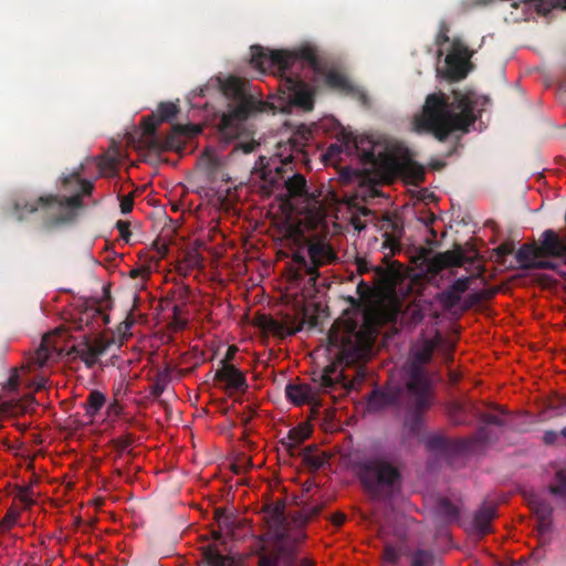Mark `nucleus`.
Segmentation results:
<instances>
[{"instance_id":"32","label":"nucleus","mask_w":566,"mask_h":566,"mask_svg":"<svg viewBox=\"0 0 566 566\" xmlns=\"http://www.w3.org/2000/svg\"><path fill=\"white\" fill-rule=\"evenodd\" d=\"M303 462L312 470H318L323 467L324 460L316 454V448L308 446L302 451Z\"/></svg>"},{"instance_id":"26","label":"nucleus","mask_w":566,"mask_h":566,"mask_svg":"<svg viewBox=\"0 0 566 566\" xmlns=\"http://www.w3.org/2000/svg\"><path fill=\"white\" fill-rule=\"evenodd\" d=\"M410 566H439L440 559L430 549L418 548L410 554Z\"/></svg>"},{"instance_id":"55","label":"nucleus","mask_w":566,"mask_h":566,"mask_svg":"<svg viewBox=\"0 0 566 566\" xmlns=\"http://www.w3.org/2000/svg\"><path fill=\"white\" fill-rule=\"evenodd\" d=\"M116 229L118 230L120 238L124 239L126 242L129 240L130 231H129V222L118 220L116 222Z\"/></svg>"},{"instance_id":"21","label":"nucleus","mask_w":566,"mask_h":566,"mask_svg":"<svg viewBox=\"0 0 566 566\" xmlns=\"http://www.w3.org/2000/svg\"><path fill=\"white\" fill-rule=\"evenodd\" d=\"M427 448L432 452L447 455L453 451L462 449V446L455 443L442 434H432L426 440Z\"/></svg>"},{"instance_id":"42","label":"nucleus","mask_w":566,"mask_h":566,"mask_svg":"<svg viewBox=\"0 0 566 566\" xmlns=\"http://www.w3.org/2000/svg\"><path fill=\"white\" fill-rule=\"evenodd\" d=\"M449 415L455 424H462L465 422L464 407L460 402H452L449 406Z\"/></svg>"},{"instance_id":"35","label":"nucleus","mask_w":566,"mask_h":566,"mask_svg":"<svg viewBox=\"0 0 566 566\" xmlns=\"http://www.w3.org/2000/svg\"><path fill=\"white\" fill-rule=\"evenodd\" d=\"M534 512L537 515L542 526H547L551 521L552 506L545 501H538L533 503Z\"/></svg>"},{"instance_id":"51","label":"nucleus","mask_w":566,"mask_h":566,"mask_svg":"<svg viewBox=\"0 0 566 566\" xmlns=\"http://www.w3.org/2000/svg\"><path fill=\"white\" fill-rule=\"evenodd\" d=\"M117 160L114 157H104L98 163V168L103 174H115Z\"/></svg>"},{"instance_id":"22","label":"nucleus","mask_w":566,"mask_h":566,"mask_svg":"<svg viewBox=\"0 0 566 566\" xmlns=\"http://www.w3.org/2000/svg\"><path fill=\"white\" fill-rule=\"evenodd\" d=\"M324 83L327 87L346 94L347 91H352L353 84L349 80L340 72L335 70L325 71L323 69Z\"/></svg>"},{"instance_id":"15","label":"nucleus","mask_w":566,"mask_h":566,"mask_svg":"<svg viewBox=\"0 0 566 566\" xmlns=\"http://www.w3.org/2000/svg\"><path fill=\"white\" fill-rule=\"evenodd\" d=\"M214 379L226 382L227 387L231 389L239 391H245L248 389L245 375L230 363L224 361L223 366L217 369Z\"/></svg>"},{"instance_id":"62","label":"nucleus","mask_w":566,"mask_h":566,"mask_svg":"<svg viewBox=\"0 0 566 566\" xmlns=\"http://www.w3.org/2000/svg\"><path fill=\"white\" fill-rule=\"evenodd\" d=\"M420 220L429 226L434 222L436 216L432 212H426L423 217L420 218Z\"/></svg>"},{"instance_id":"39","label":"nucleus","mask_w":566,"mask_h":566,"mask_svg":"<svg viewBox=\"0 0 566 566\" xmlns=\"http://www.w3.org/2000/svg\"><path fill=\"white\" fill-rule=\"evenodd\" d=\"M532 3L534 10L542 15H547L554 8L557 7V3L553 0H526Z\"/></svg>"},{"instance_id":"17","label":"nucleus","mask_w":566,"mask_h":566,"mask_svg":"<svg viewBox=\"0 0 566 566\" xmlns=\"http://www.w3.org/2000/svg\"><path fill=\"white\" fill-rule=\"evenodd\" d=\"M469 277L458 279L449 287L439 293L438 300L446 308H452L460 302L461 294L469 289Z\"/></svg>"},{"instance_id":"2","label":"nucleus","mask_w":566,"mask_h":566,"mask_svg":"<svg viewBox=\"0 0 566 566\" xmlns=\"http://www.w3.org/2000/svg\"><path fill=\"white\" fill-rule=\"evenodd\" d=\"M251 65L265 72L276 67L281 72V92L293 106L310 112L314 107L316 88L307 84L294 69L307 64L313 73H323V63L314 46L303 45L294 51L270 50L261 45L251 46Z\"/></svg>"},{"instance_id":"57","label":"nucleus","mask_w":566,"mask_h":566,"mask_svg":"<svg viewBox=\"0 0 566 566\" xmlns=\"http://www.w3.org/2000/svg\"><path fill=\"white\" fill-rule=\"evenodd\" d=\"M32 491L30 488H23L19 492V499L21 502H23L25 505H32L33 501L31 499Z\"/></svg>"},{"instance_id":"7","label":"nucleus","mask_w":566,"mask_h":566,"mask_svg":"<svg viewBox=\"0 0 566 566\" xmlns=\"http://www.w3.org/2000/svg\"><path fill=\"white\" fill-rule=\"evenodd\" d=\"M223 92L231 101L228 112L223 113L218 127L221 137L229 142L243 133L245 120L253 114L263 112L266 108V103L248 92L244 84L237 78L228 80Z\"/></svg>"},{"instance_id":"23","label":"nucleus","mask_w":566,"mask_h":566,"mask_svg":"<svg viewBox=\"0 0 566 566\" xmlns=\"http://www.w3.org/2000/svg\"><path fill=\"white\" fill-rule=\"evenodd\" d=\"M464 263V256L460 251H447L438 254L431 262L430 269L434 272L449 268L461 266Z\"/></svg>"},{"instance_id":"60","label":"nucleus","mask_w":566,"mask_h":566,"mask_svg":"<svg viewBox=\"0 0 566 566\" xmlns=\"http://www.w3.org/2000/svg\"><path fill=\"white\" fill-rule=\"evenodd\" d=\"M557 439V433L555 431H546L544 433L543 440L546 444H553Z\"/></svg>"},{"instance_id":"20","label":"nucleus","mask_w":566,"mask_h":566,"mask_svg":"<svg viewBox=\"0 0 566 566\" xmlns=\"http://www.w3.org/2000/svg\"><path fill=\"white\" fill-rule=\"evenodd\" d=\"M495 514L496 507L493 504H484L475 512L473 525L478 534L484 535L491 532V522Z\"/></svg>"},{"instance_id":"5","label":"nucleus","mask_w":566,"mask_h":566,"mask_svg":"<svg viewBox=\"0 0 566 566\" xmlns=\"http://www.w3.org/2000/svg\"><path fill=\"white\" fill-rule=\"evenodd\" d=\"M268 532L260 537L253 555L256 566H313L307 558L298 557L302 537L289 528L285 504L275 502L265 506Z\"/></svg>"},{"instance_id":"29","label":"nucleus","mask_w":566,"mask_h":566,"mask_svg":"<svg viewBox=\"0 0 566 566\" xmlns=\"http://www.w3.org/2000/svg\"><path fill=\"white\" fill-rule=\"evenodd\" d=\"M437 513L447 523L455 522L459 517V509L449 499L443 497L438 501Z\"/></svg>"},{"instance_id":"31","label":"nucleus","mask_w":566,"mask_h":566,"mask_svg":"<svg viewBox=\"0 0 566 566\" xmlns=\"http://www.w3.org/2000/svg\"><path fill=\"white\" fill-rule=\"evenodd\" d=\"M401 170L416 184L424 180V169L418 163L408 160L402 165Z\"/></svg>"},{"instance_id":"64","label":"nucleus","mask_w":566,"mask_h":566,"mask_svg":"<svg viewBox=\"0 0 566 566\" xmlns=\"http://www.w3.org/2000/svg\"><path fill=\"white\" fill-rule=\"evenodd\" d=\"M345 520H346V517H345V515H344V514H342V513H337V514H335V515L333 516L332 522H333L335 525L340 526V525H343V524H344Z\"/></svg>"},{"instance_id":"13","label":"nucleus","mask_w":566,"mask_h":566,"mask_svg":"<svg viewBox=\"0 0 566 566\" xmlns=\"http://www.w3.org/2000/svg\"><path fill=\"white\" fill-rule=\"evenodd\" d=\"M380 230L382 231V248L388 249L391 254L401 251V239L405 233L402 219L398 214H386L380 220Z\"/></svg>"},{"instance_id":"19","label":"nucleus","mask_w":566,"mask_h":566,"mask_svg":"<svg viewBox=\"0 0 566 566\" xmlns=\"http://www.w3.org/2000/svg\"><path fill=\"white\" fill-rule=\"evenodd\" d=\"M35 402L32 394H27L22 398L9 399L0 403V413L6 417H17L29 411Z\"/></svg>"},{"instance_id":"14","label":"nucleus","mask_w":566,"mask_h":566,"mask_svg":"<svg viewBox=\"0 0 566 566\" xmlns=\"http://www.w3.org/2000/svg\"><path fill=\"white\" fill-rule=\"evenodd\" d=\"M406 401V387L389 386L384 389H375L368 398V409L379 411L387 407L400 406Z\"/></svg>"},{"instance_id":"53","label":"nucleus","mask_w":566,"mask_h":566,"mask_svg":"<svg viewBox=\"0 0 566 566\" xmlns=\"http://www.w3.org/2000/svg\"><path fill=\"white\" fill-rule=\"evenodd\" d=\"M346 95L353 96L354 98L359 101L363 105H367L368 104V96H367V94L361 88L356 87L355 85H353L352 91H347Z\"/></svg>"},{"instance_id":"6","label":"nucleus","mask_w":566,"mask_h":566,"mask_svg":"<svg viewBox=\"0 0 566 566\" xmlns=\"http://www.w3.org/2000/svg\"><path fill=\"white\" fill-rule=\"evenodd\" d=\"M65 189L74 187L77 192L71 197L59 195L41 196L33 200H18L14 202V214L19 220L41 210L48 228H55L72 223L77 217V209L83 207V197L90 196L94 189L92 181L80 178L78 172L71 174L62 179Z\"/></svg>"},{"instance_id":"12","label":"nucleus","mask_w":566,"mask_h":566,"mask_svg":"<svg viewBox=\"0 0 566 566\" xmlns=\"http://www.w3.org/2000/svg\"><path fill=\"white\" fill-rule=\"evenodd\" d=\"M55 347L51 344V337L49 335L43 336L40 346L36 348L34 355L30 358L27 366H22L20 370L18 368L11 369V375L3 386V389L8 392H15L23 381L21 375L29 371L33 367L41 368L46 361L53 356Z\"/></svg>"},{"instance_id":"59","label":"nucleus","mask_w":566,"mask_h":566,"mask_svg":"<svg viewBox=\"0 0 566 566\" xmlns=\"http://www.w3.org/2000/svg\"><path fill=\"white\" fill-rule=\"evenodd\" d=\"M45 378L41 377L39 380H34L27 385L28 388L34 387L36 391L42 390L45 387Z\"/></svg>"},{"instance_id":"33","label":"nucleus","mask_w":566,"mask_h":566,"mask_svg":"<svg viewBox=\"0 0 566 566\" xmlns=\"http://www.w3.org/2000/svg\"><path fill=\"white\" fill-rule=\"evenodd\" d=\"M499 413H492V412H480L479 419L484 424H493L496 427H504L506 426V419H505V410L497 407L496 408Z\"/></svg>"},{"instance_id":"52","label":"nucleus","mask_w":566,"mask_h":566,"mask_svg":"<svg viewBox=\"0 0 566 566\" xmlns=\"http://www.w3.org/2000/svg\"><path fill=\"white\" fill-rule=\"evenodd\" d=\"M449 31L450 30H449V25L447 24V22L441 21L439 24V31H438L436 40H434V43L438 46H442L450 41Z\"/></svg>"},{"instance_id":"45","label":"nucleus","mask_w":566,"mask_h":566,"mask_svg":"<svg viewBox=\"0 0 566 566\" xmlns=\"http://www.w3.org/2000/svg\"><path fill=\"white\" fill-rule=\"evenodd\" d=\"M135 437L132 433L117 437L113 440V444L118 452H125L133 443Z\"/></svg>"},{"instance_id":"63","label":"nucleus","mask_w":566,"mask_h":566,"mask_svg":"<svg viewBox=\"0 0 566 566\" xmlns=\"http://www.w3.org/2000/svg\"><path fill=\"white\" fill-rule=\"evenodd\" d=\"M235 352H237V347H234V346L229 347L227 350L226 357L221 360V364L223 365L224 361L229 363L233 358Z\"/></svg>"},{"instance_id":"34","label":"nucleus","mask_w":566,"mask_h":566,"mask_svg":"<svg viewBox=\"0 0 566 566\" xmlns=\"http://www.w3.org/2000/svg\"><path fill=\"white\" fill-rule=\"evenodd\" d=\"M322 509L323 506L321 504L304 506L298 512L297 516L295 517V521L301 525H305L311 520L316 517L321 513Z\"/></svg>"},{"instance_id":"50","label":"nucleus","mask_w":566,"mask_h":566,"mask_svg":"<svg viewBox=\"0 0 566 566\" xmlns=\"http://www.w3.org/2000/svg\"><path fill=\"white\" fill-rule=\"evenodd\" d=\"M159 124L160 122H158V119H155L154 117L144 118V132L149 137V140H151L154 137H159L156 134Z\"/></svg>"},{"instance_id":"10","label":"nucleus","mask_w":566,"mask_h":566,"mask_svg":"<svg viewBox=\"0 0 566 566\" xmlns=\"http://www.w3.org/2000/svg\"><path fill=\"white\" fill-rule=\"evenodd\" d=\"M406 417L403 429L410 436H418L422 431L424 420L423 413L430 408L429 384L418 371L412 373L406 384Z\"/></svg>"},{"instance_id":"40","label":"nucleus","mask_w":566,"mask_h":566,"mask_svg":"<svg viewBox=\"0 0 566 566\" xmlns=\"http://www.w3.org/2000/svg\"><path fill=\"white\" fill-rule=\"evenodd\" d=\"M214 518L221 528L231 530L233 527V517L223 507L214 510Z\"/></svg>"},{"instance_id":"9","label":"nucleus","mask_w":566,"mask_h":566,"mask_svg":"<svg viewBox=\"0 0 566 566\" xmlns=\"http://www.w3.org/2000/svg\"><path fill=\"white\" fill-rule=\"evenodd\" d=\"M306 251L310 260L306 259L302 250H297L293 253V265L290 269L291 279L293 281H300L308 276V283L315 285L319 277L318 269L335 262L337 254L332 245L322 239L307 240Z\"/></svg>"},{"instance_id":"54","label":"nucleus","mask_w":566,"mask_h":566,"mask_svg":"<svg viewBox=\"0 0 566 566\" xmlns=\"http://www.w3.org/2000/svg\"><path fill=\"white\" fill-rule=\"evenodd\" d=\"M120 199V211L126 214L133 210L134 207V196L127 195L119 198Z\"/></svg>"},{"instance_id":"43","label":"nucleus","mask_w":566,"mask_h":566,"mask_svg":"<svg viewBox=\"0 0 566 566\" xmlns=\"http://www.w3.org/2000/svg\"><path fill=\"white\" fill-rule=\"evenodd\" d=\"M209 566H229L228 558L218 551H210L205 555Z\"/></svg>"},{"instance_id":"25","label":"nucleus","mask_w":566,"mask_h":566,"mask_svg":"<svg viewBox=\"0 0 566 566\" xmlns=\"http://www.w3.org/2000/svg\"><path fill=\"white\" fill-rule=\"evenodd\" d=\"M72 352L81 358L87 368H93L97 363L98 356L96 355L95 349L92 348L91 339L88 337H85L82 342L74 345L72 347Z\"/></svg>"},{"instance_id":"18","label":"nucleus","mask_w":566,"mask_h":566,"mask_svg":"<svg viewBox=\"0 0 566 566\" xmlns=\"http://www.w3.org/2000/svg\"><path fill=\"white\" fill-rule=\"evenodd\" d=\"M314 390L307 384H287L285 387L286 398L295 406H302L305 403H313L316 396Z\"/></svg>"},{"instance_id":"1","label":"nucleus","mask_w":566,"mask_h":566,"mask_svg":"<svg viewBox=\"0 0 566 566\" xmlns=\"http://www.w3.org/2000/svg\"><path fill=\"white\" fill-rule=\"evenodd\" d=\"M313 127L298 125L287 138L286 142H279L276 153L273 158L259 157L251 175L255 182H261V188L268 192L285 188L287 195L302 203L300 213L304 214V220L311 227L318 226L325 218V209L321 201L322 192L310 190L305 177L298 172L286 176L287 167L292 163L307 165L310 163L308 148L313 140Z\"/></svg>"},{"instance_id":"38","label":"nucleus","mask_w":566,"mask_h":566,"mask_svg":"<svg viewBox=\"0 0 566 566\" xmlns=\"http://www.w3.org/2000/svg\"><path fill=\"white\" fill-rule=\"evenodd\" d=\"M313 381L318 384L319 389L327 392L336 385V379L327 374L317 373L313 377Z\"/></svg>"},{"instance_id":"27","label":"nucleus","mask_w":566,"mask_h":566,"mask_svg":"<svg viewBox=\"0 0 566 566\" xmlns=\"http://www.w3.org/2000/svg\"><path fill=\"white\" fill-rule=\"evenodd\" d=\"M355 147L361 161L366 165H376L378 159L374 150V143L369 138H360L355 142Z\"/></svg>"},{"instance_id":"36","label":"nucleus","mask_w":566,"mask_h":566,"mask_svg":"<svg viewBox=\"0 0 566 566\" xmlns=\"http://www.w3.org/2000/svg\"><path fill=\"white\" fill-rule=\"evenodd\" d=\"M179 112V108L176 104L170 102H164L158 105L157 108V115H158V122H165L170 120L174 118L177 113Z\"/></svg>"},{"instance_id":"48","label":"nucleus","mask_w":566,"mask_h":566,"mask_svg":"<svg viewBox=\"0 0 566 566\" xmlns=\"http://www.w3.org/2000/svg\"><path fill=\"white\" fill-rule=\"evenodd\" d=\"M263 327L277 335H283L286 332L285 325L272 317L265 319Z\"/></svg>"},{"instance_id":"56","label":"nucleus","mask_w":566,"mask_h":566,"mask_svg":"<svg viewBox=\"0 0 566 566\" xmlns=\"http://www.w3.org/2000/svg\"><path fill=\"white\" fill-rule=\"evenodd\" d=\"M172 314H174V323L178 328H184L187 325V321H184L180 318L181 314V307L179 305H174L172 307Z\"/></svg>"},{"instance_id":"4","label":"nucleus","mask_w":566,"mask_h":566,"mask_svg":"<svg viewBox=\"0 0 566 566\" xmlns=\"http://www.w3.org/2000/svg\"><path fill=\"white\" fill-rule=\"evenodd\" d=\"M399 314L396 305L380 306L364 316L360 327L355 324L345 327L333 324L327 334L328 346L345 366L365 361L373 353L378 327L396 323Z\"/></svg>"},{"instance_id":"58","label":"nucleus","mask_w":566,"mask_h":566,"mask_svg":"<svg viewBox=\"0 0 566 566\" xmlns=\"http://www.w3.org/2000/svg\"><path fill=\"white\" fill-rule=\"evenodd\" d=\"M154 248L156 249L157 253L161 256V258H165L169 251V247L166 242H161L159 240H156L154 243H153Z\"/></svg>"},{"instance_id":"3","label":"nucleus","mask_w":566,"mask_h":566,"mask_svg":"<svg viewBox=\"0 0 566 566\" xmlns=\"http://www.w3.org/2000/svg\"><path fill=\"white\" fill-rule=\"evenodd\" d=\"M485 102L471 91H453L451 101L443 93L429 94L421 112L413 117L412 129L444 142L453 132L468 133L478 119L476 107Z\"/></svg>"},{"instance_id":"61","label":"nucleus","mask_w":566,"mask_h":566,"mask_svg":"<svg viewBox=\"0 0 566 566\" xmlns=\"http://www.w3.org/2000/svg\"><path fill=\"white\" fill-rule=\"evenodd\" d=\"M122 411V407L117 401H114L108 406V415H119Z\"/></svg>"},{"instance_id":"47","label":"nucleus","mask_w":566,"mask_h":566,"mask_svg":"<svg viewBox=\"0 0 566 566\" xmlns=\"http://www.w3.org/2000/svg\"><path fill=\"white\" fill-rule=\"evenodd\" d=\"M556 481L557 483L551 486V492L555 495H566V474L558 471L556 473Z\"/></svg>"},{"instance_id":"41","label":"nucleus","mask_w":566,"mask_h":566,"mask_svg":"<svg viewBox=\"0 0 566 566\" xmlns=\"http://www.w3.org/2000/svg\"><path fill=\"white\" fill-rule=\"evenodd\" d=\"M18 518H19V513L15 510H13V509L8 510L6 515L0 521V532L4 533V532L10 531L17 524Z\"/></svg>"},{"instance_id":"44","label":"nucleus","mask_w":566,"mask_h":566,"mask_svg":"<svg viewBox=\"0 0 566 566\" xmlns=\"http://www.w3.org/2000/svg\"><path fill=\"white\" fill-rule=\"evenodd\" d=\"M113 344H115L114 338L106 339L103 337H97L94 339V342L91 340V346L93 349H95L97 356L104 355Z\"/></svg>"},{"instance_id":"16","label":"nucleus","mask_w":566,"mask_h":566,"mask_svg":"<svg viewBox=\"0 0 566 566\" xmlns=\"http://www.w3.org/2000/svg\"><path fill=\"white\" fill-rule=\"evenodd\" d=\"M182 133L181 126H175L165 137H154L148 140V147L155 151H180L182 149Z\"/></svg>"},{"instance_id":"46","label":"nucleus","mask_w":566,"mask_h":566,"mask_svg":"<svg viewBox=\"0 0 566 566\" xmlns=\"http://www.w3.org/2000/svg\"><path fill=\"white\" fill-rule=\"evenodd\" d=\"M382 557L386 563L396 565L400 559V549L394 545H386L384 548Z\"/></svg>"},{"instance_id":"30","label":"nucleus","mask_w":566,"mask_h":566,"mask_svg":"<svg viewBox=\"0 0 566 566\" xmlns=\"http://www.w3.org/2000/svg\"><path fill=\"white\" fill-rule=\"evenodd\" d=\"M201 164L205 167L207 178L210 181H216L220 177V171L222 168L221 158L206 154Z\"/></svg>"},{"instance_id":"49","label":"nucleus","mask_w":566,"mask_h":566,"mask_svg":"<svg viewBox=\"0 0 566 566\" xmlns=\"http://www.w3.org/2000/svg\"><path fill=\"white\" fill-rule=\"evenodd\" d=\"M514 250V243L511 241L503 242L497 248L494 249V253L496 255V261L503 262L504 258L512 254Z\"/></svg>"},{"instance_id":"24","label":"nucleus","mask_w":566,"mask_h":566,"mask_svg":"<svg viewBox=\"0 0 566 566\" xmlns=\"http://www.w3.org/2000/svg\"><path fill=\"white\" fill-rule=\"evenodd\" d=\"M440 342V335H437L434 338H426L420 347L413 352L415 361L419 365H426L430 363L433 352L439 346Z\"/></svg>"},{"instance_id":"8","label":"nucleus","mask_w":566,"mask_h":566,"mask_svg":"<svg viewBox=\"0 0 566 566\" xmlns=\"http://www.w3.org/2000/svg\"><path fill=\"white\" fill-rule=\"evenodd\" d=\"M359 479L373 497L389 499L401 482L400 470L386 457L376 455L358 464Z\"/></svg>"},{"instance_id":"11","label":"nucleus","mask_w":566,"mask_h":566,"mask_svg":"<svg viewBox=\"0 0 566 566\" xmlns=\"http://www.w3.org/2000/svg\"><path fill=\"white\" fill-rule=\"evenodd\" d=\"M475 51L463 43L460 38H453L451 48L446 56V76L450 81H461L473 69L470 61Z\"/></svg>"},{"instance_id":"28","label":"nucleus","mask_w":566,"mask_h":566,"mask_svg":"<svg viewBox=\"0 0 566 566\" xmlns=\"http://www.w3.org/2000/svg\"><path fill=\"white\" fill-rule=\"evenodd\" d=\"M106 402V397L98 390H93L86 398L83 407L90 417H95Z\"/></svg>"},{"instance_id":"37","label":"nucleus","mask_w":566,"mask_h":566,"mask_svg":"<svg viewBox=\"0 0 566 566\" xmlns=\"http://www.w3.org/2000/svg\"><path fill=\"white\" fill-rule=\"evenodd\" d=\"M308 437L307 431L301 428H293L287 433V439L291 441L289 443V450L293 453V450L296 449L306 438Z\"/></svg>"}]
</instances>
